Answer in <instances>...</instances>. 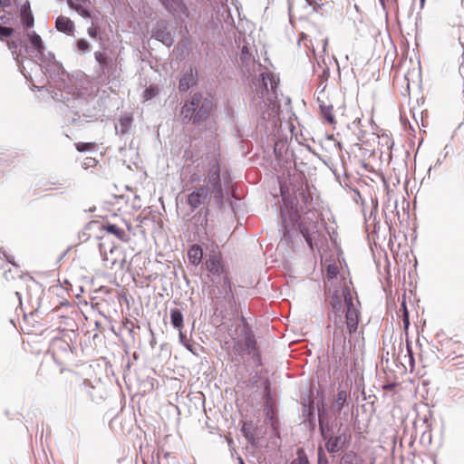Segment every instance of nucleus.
<instances>
[{
    "mask_svg": "<svg viewBox=\"0 0 464 464\" xmlns=\"http://www.w3.org/2000/svg\"><path fill=\"white\" fill-rule=\"evenodd\" d=\"M10 5L9 0H0V5L2 6H8Z\"/></svg>",
    "mask_w": 464,
    "mask_h": 464,
    "instance_id": "37",
    "label": "nucleus"
},
{
    "mask_svg": "<svg viewBox=\"0 0 464 464\" xmlns=\"http://www.w3.org/2000/svg\"><path fill=\"white\" fill-rule=\"evenodd\" d=\"M339 274V268L336 264H330L326 266V277L330 281L337 276Z\"/></svg>",
    "mask_w": 464,
    "mask_h": 464,
    "instance_id": "25",
    "label": "nucleus"
},
{
    "mask_svg": "<svg viewBox=\"0 0 464 464\" xmlns=\"http://www.w3.org/2000/svg\"><path fill=\"white\" fill-rule=\"evenodd\" d=\"M420 8H423L426 0H420Z\"/></svg>",
    "mask_w": 464,
    "mask_h": 464,
    "instance_id": "39",
    "label": "nucleus"
},
{
    "mask_svg": "<svg viewBox=\"0 0 464 464\" xmlns=\"http://www.w3.org/2000/svg\"><path fill=\"white\" fill-rule=\"evenodd\" d=\"M119 122H120V126H121V132L122 134L126 133L129 130V129L131 125V122H132L131 114L126 113L124 115H121L119 120Z\"/></svg>",
    "mask_w": 464,
    "mask_h": 464,
    "instance_id": "22",
    "label": "nucleus"
},
{
    "mask_svg": "<svg viewBox=\"0 0 464 464\" xmlns=\"http://www.w3.org/2000/svg\"><path fill=\"white\" fill-rule=\"evenodd\" d=\"M318 464H328V460L322 448H319L318 450Z\"/></svg>",
    "mask_w": 464,
    "mask_h": 464,
    "instance_id": "30",
    "label": "nucleus"
},
{
    "mask_svg": "<svg viewBox=\"0 0 464 464\" xmlns=\"http://www.w3.org/2000/svg\"><path fill=\"white\" fill-rule=\"evenodd\" d=\"M179 339H180V342L184 344V343H187L188 342L186 341V336L185 334L182 333V330L179 331Z\"/></svg>",
    "mask_w": 464,
    "mask_h": 464,
    "instance_id": "35",
    "label": "nucleus"
},
{
    "mask_svg": "<svg viewBox=\"0 0 464 464\" xmlns=\"http://www.w3.org/2000/svg\"><path fill=\"white\" fill-rule=\"evenodd\" d=\"M407 348H408V352H409V353H410V357H411V359L412 360V353H411V347H410V345H409V344L407 345Z\"/></svg>",
    "mask_w": 464,
    "mask_h": 464,
    "instance_id": "38",
    "label": "nucleus"
},
{
    "mask_svg": "<svg viewBox=\"0 0 464 464\" xmlns=\"http://www.w3.org/2000/svg\"><path fill=\"white\" fill-rule=\"evenodd\" d=\"M330 304L334 314V324L342 323V316L345 314V323L350 334L356 332L359 324V311L353 300L349 287H343L341 291L330 297Z\"/></svg>",
    "mask_w": 464,
    "mask_h": 464,
    "instance_id": "1",
    "label": "nucleus"
},
{
    "mask_svg": "<svg viewBox=\"0 0 464 464\" xmlns=\"http://www.w3.org/2000/svg\"><path fill=\"white\" fill-rule=\"evenodd\" d=\"M319 102H320V109H321V112H322V115L323 117L330 123V124H334L336 121H335V119H334V107L333 105L331 104H324L320 99H318Z\"/></svg>",
    "mask_w": 464,
    "mask_h": 464,
    "instance_id": "17",
    "label": "nucleus"
},
{
    "mask_svg": "<svg viewBox=\"0 0 464 464\" xmlns=\"http://www.w3.org/2000/svg\"><path fill=\"white\" fill-rule=\"evenodd\" d=\"M14 30L10 27L0 26V35L8 37L12 35Z\"/></svg>",
    "mask_w": 464,
    "mask_h": 464,
    "instance_id": "31",
    "label": "nucleus"
},
{
    "mask_svg": "<svg viewBox=\"0 0 464 464\" xmlns=\"http://www.w3.org/2000/svg\"><path fill=\"white\" fill-rule=\"evenodd\" d=\"M242 431L244 433L247 432V430H246V423L243 424Z\"/></svg>",
    "mask_w": 464,
    "mask_h": 464,
    "instance_id": "41",
    "label": "nucleus"
},
{
    "mask_svg": "<svg viewBox=\"0 0 464 464\" xmlns=\"http://www.w3.org/2000/svg\"><path fill=\"white\" fill-rule=\"evenodd\" d=\"M160 93V89L157 85H150L148 88H146L142 93V102H146L156 96H158Z\"/></svg>",
    "mask_w": 464,
    "mask_h": 464,
    "instance_id": "21",
    "label": "nucleus"
},
{
    "mask_svg": "<svg viewBox=\"0 0 464 464\" xmlns=\"http://www.w3.org/2000/svg\"><path fill=\"white\" fill-rule=\"evenodd\" d=\"M170 321L172 325L179 331L183 328V314L180 310L173 308L170 310Z\"/></svg>",
    "mask_w": 464,
    "mask_h": 464,
    "instance_id": "18",
    "label": "nucleus"
},
{
    "mask_svg": "<svg viewBox=\"0 0 464 464\" xmlns=\"http://www.w3.org/2000/svg\"><path fill=\"white\" fill-rule=\"evenodd\" d=\"M84 392H86V394H87L86 399H91L92 398L91 391H90V389H87V387L85 385V381L82 382V383L79 385V387L73 391L74 400L76 401H83L84 400V396H83Z\"/></svg>",
    "mask_w": 464,
    "mask_h": 464,
    "instance_id": "20",
    "label": "nucleus"
},
{
    "mask_svg": "<svg viewBox=\"0 0 464 464\" xmlns=\"http://www.w3.org/2000/svg\"><path fill=\"white\" fill-rule=\"evenodd\" d=\"M88 34L91 37L95 38L97 36V30L93 26L88 29Z\"/></svg>",
    "mask_w": 464,
    "mask_h": 464,
    "instance_id": "33",
    "label": "nucleus"
},
{
    "mask_svg": "<svg viewBox=\"0 0 464 464\" xmlns=\"http://www.w3.org/2000/svg\"><path fill=\"white\" fill-rule=\"evenodd\" d=\"M385 1H386V0H380L381 4H382V5H384Z\"/></svg>",
    "mask_w": 464,
    "mask_h": 464,
    "instance_id": "44",
    "label": "nucleus"
},
{
    "mask_svg": "<svg viewBox=\"0 0 464 464\" xmlns=\"http://www.w3.org/2000/svg\"><path fill=\"white\" fill-rule=\"evenodd\" d=\"M21 22L26 27H32L34 23V15L29 10V6L23 5L21 8Z\"/></svg>",
    "mask_w": 464,
    "mask_h": 464,
    "instance_id": "19",
    "label": "nucleus"
},
{
    "mask_svg": "<svg viewBox=\"0 0 464 464\" xmlns=\"http://www.w3.org/2000/svg\"><path fill=\"white\" fill-rule=\"evenodd\" d=\"M247 54H248V48L246 46H243L242 47V57H241V59H243V57L245 55H247Z\"/></svg>",
    "mask_w": 464,
    "mask_h": 464,
    "instance_id": "36",
    "label": "nucleus"
},
{
    "mask_svg": "<svg viewBox=\"0 0 464 464\" xmlns=\"http://www.w3.org/2000/svg\"><path fill=\"white\" fill-rule=\"evenodd\" d=\"M304 38H306V35H305L304 33H302V34H301V37H300V40H299V41H301V40H303V39H304Z\"/></svg>",
    "mask_w": 464,
    "mask_h": 464,
    "instance_id": "42",
    "label": "nucleus"
},
{
    "mask_svg": "<svg viewBox=\"0 0 464 464\" xmlns=\"http://www.w3.org/2000/svg\"><path fill=\"white\" fill-rule=\"evenodd\" d=\"M163 5L179 19L189 17V11L182 0H160Z\"/></svg>",
    "mask_w": 464,
    "mask_h": 464,
    "instance_id": "8",
    "label": "nucleus"
},
{
    "mask_svg": "<svg viewBox=\"0 0 464 464\" xmlns=\"http://www.w3.org/2000/svg\"><path fill=\"white\" fill-rule=\"evenodd\" d=\"M393 385H386L384 386V389H391Z\"/></svg>",
    "mask_w": 464,
    "mask_h": 464,
    "instance_id": "43",
    "label": "nucleus"
},
{
    "mask_svg": "<svg viewBox=\"0 0 464 464\" xmlns=\"http://www.w3.org/2000/svg\"><path fill=\"white\" fill-rule=\"evenodd\" d=\"M6 44L8 48L13 51V53H16L17 43L15 41H7Z\"/></svg>",
    "mask_w": 464,
    "mask_h": 464,
    "instance_id": "32",
    "label": "nucleus"
},
{
    "mask_svg": "<svg viewBox=\"0 0 464 464\" xmlns=\"http://www.w3.org/2000/svg\"><path fill=\"white\" fill-rule=\"evenodd\" d=\"M68 5L75 10L82 17H90L91 14L88 10L90 0H67Z\"/></svg>",
    "mask_w": 464,
    "mask_h": 464,
    "instance_id": "11",
    "label": "nucleus"
},
{
    "mask_svg": "<svg viewBox=\"0 0 464 464\" xmlns=\"http://www.w3.org/2000/svg\"><path fill=\"white\" fill-rule=\"evenodd\" d=\"M95 60L99 63L100 66L103 69L108 63V56L105 53L96 52L94 53Z\"/></svg>",
    "mask_w": 464,
    "mask_h": 464,
    "instance_id": "28",
    "label": "nucleus"
},
{
    "mask_svg": "<svg viewBox=\"0 0 464 464\" xmlns=\"http://www.w3.org/2000/svg\"><path fill=\"white\" fill-rule=\"evenodd\" d=\"M347 401V392L345 391H339L337 393V397L334 402V407H336V410L340 411L344 403Z\"/></svg>",
    "mask_w": 464,
    "mask_h": 464,
    "instance_id": "23",
    "label": "nucleus"
},
{
    "mask_svg": "<svg viewBox=\"0 0 464 464\" xmlns=\"http://www.w3.org/2000/svg\"><path fill=\"white\" fill-rule=\"evenodd\" d=\"M401 310L402 311L403 328L405 331H407L410 326V318H409V312L407 310L406 303L404 300L401 303Z\"/></svg>",
    "mask_w": 464,
    "mask_h": 464,
    "instance_id": "27",
    "label": "nucleus"
},
{
    "mask_svg": "<svg viewBox=\"0 0 464 464\" xmlns=\"http://www.w3.org/2000/svg\"><path fill=\"white\" fill-rule=\"evenodd\" d=\"M184 346L188 350L190 351L193 354H197L196 352L194 351V347L192 344L187 343H184Z\"/></svg>",
    "mask_w": 464,
    "mask_h": 464,
    "instance_id": "34",
    "label": "nucleus"
},
{
    "mask_svg": "<svg viewBox=\"0 0 464 464\" xmlns=\"http://www.w3.org/2000/svg\"><path fill=\"white\" fill-rule=\"evenodd\" d=\"M208 177V183L196 187L187 198L188 205L194 210L200 206L208 205L211 200V195L214 191L221 189L219 166H213Z\"/></svg>",
    "mask_w": 464,
    "mask_h": 464,
    "instance_id": "2",
    "label": "nucleus"
},
{
    "mask_svg": "<svg viewBox=\"0 0 464 464\" xmlns=\"http://www.w3.org/2000/svg\"><path fill=\"white\" fill-rule=\"evenodd\" d=\"M27 38L36 54L43 55L45 48L41 36L34 31H31L27 33Z\"/></svg>",
    "mask_w": 464,
    "mask_h": 464,
    "instance_id": "12",
    "label": "nucleus"
},
{
    "mask_svg": "<svg viewBox=\"0 0 464 464\" xmlns=\"http://www.w3.org/2000/svg\"><path fill=\"white\" fill-rule=\"evenodd\" d=\"M207 270L215 276H221L224 273V266L221 262V253L219 251L213 252L207 258L206 262Z\"/></svg>",
    "mask_w": 464,
    "mask_h": 464,
    "instance_id": "9",
    "label": "nucleus"
},
{
    "mask_svg": "<svg viewBox=\"0 0 464 464\" xmlns=\"http://www.w3.org/2000/svg\"><path fill=\"white\" fill-rule=\"evenodd\" d=\"M319 215L315 211H309L302 217L299 223V229L310 248L314 249L313 241L319 237Z\"/></svg>",
    "mask_w": 464,
    "mask_h": 464,
    "instance_id": "5",
    "label": "nucleus"
},
{
    "mask_svg": "<svg viewBox=\"0 0 464 464\" xmlns=\"http://www.w3.org/2000/svg\"><path fill=\"white\" fill-rule=\"evenodd\" d=\"M339 464H364V461L358 453L348 451L342 456Z\"/></svg>",
    "mask_w": 464,
    "mask_h": 464,
    "instance_id": "15",
    "label": "nucleus"
},
{
    "mask_svg": "<svg viewBox=\"0 0 464 464\" xmlns=\"http://www.w3.org/2000/svg\"><path fill=\"white\" fill-rule=\"evenodd\" d=\"M278 84L279 79L275 74L264 72L252 81V90L265 102L272 103L277 99Z\"/></svg>",
    "mask_w": 464,
    "mask_h": 464,
    "instance_id": "3",
    "label": "nucleus"
},
{
    "mask_svg": "<svg viewBox=\"0 0 464 464\" xmlns=\"http://www.w3.org/2000/svg\"><path fill=\"white\" fill-rule=\"evenodd\" d=\"M74 146L79 152H84L95 150L97 144L95 142H76Z\"/></svg>",
    "mask_w": 464,
    "mask_h": 464,
    "instance_id": "24",
    "label": "nucleus"
},
{
    "mask_svg": "<svg viewBox=\"0 0 464 464\" xmlns=\"http://www.w3.org/2000/svg\"><path fill=\"white\" fill-rule=\"evenodd\" d=\"M102 229L109 234L115 236L120 240H126V232L122 228L119 227L117 225H103Z\"/></svg>",
    "mask_w": 464,
    "mask_h": 464,
    "instance_id": "16",
    "label": "nucleus"
},
{
    "mask_svg": "<svg viewBox=\"0 0 464 464\" xmlns=\"http://www.w3.org/2000/svg\"><path fill=\"white\" fill-rule=\"evenodd\" d=\"M201 100V94L195 93L191 96L189 101L184 103L180 111L184 123L189 122L191 120H193L194 122H198L208 116L211 110L210 102L203 103L196 112L200 105Z\"/></svg>",
    "mask_w": 464,
    "mask_h": 464,
    "instance_id": "4",
    "label": "nucleus"
},
{
    "mask_svg": "<svg viewBox=\"0 0 464 464\" xmlns=\"http://www.w3.org/2000/svg\"><path fill=\"white\" fill-rule=\"evenodd\" d=\"M55 27L59 32L72 35L74 33L75 26L73 22L66 16H58L55 22Z\"/></svg>",
    "mask_w": 464,
    "mask_h": 464,
    "instance_id": "10",
    "label": "nucleus"
},
{
    "mask_svg": "<svg viewBox=\"0 0 464 464\" xmlns=\"http://www.w3.org/2000/svg\"><path fill=\"white\" fill-rule=\"evenodd\" d=\"M234 349L240 355L255 354L256 352V341L246 326L243 328V338L235 343Z\"/></svg>",
    "mask_w": 464,
    "mask_h": 464,
    "instance_id": "6",
    "label": "nucleus"
},
{
    "mask_svg": "<svg viewBox=\"0 0 464 464\" xmlns=\"http://www.w3.org/2000/svg\"><path fill=\"white\" fill-rule=\"evenodd\" d=\"M89 43L84 39H80L77 41V48L79 51L84 53L89 50Z\"/></svg>",
    "mask_w": 464,
    "mask_h": 464,
    "instance_id": "29",
    "label": "nucleus"
},
{
    "mask_svg": "<svg viewBox=\"0 0 464 464\" xmlns=\"http://www.w3.org/2000/svg\"><path fill=\"white\" fill-rule=\"evenodd\" d=\"M296 456V459H295L290 464H309L305 452L303 449H298Z\"/></svg>",
    "mask_w": 464,
    "mask_h": 464,
    "instance_id": "26",
    "label": "nucleus"
},
{
    "mask_svg": "<svg viewBox=\"0 0 464 464\" xmlns=\"http://www.w3.org/2000/svg\"><path fill=\"white\" fill-rule=\"evenodd\" d=\"M188 257L193 266H198L203 258V250L199 245H192L188 251Z\"/></svg>",
    "mask_w": 464,
    "mask_h": 464,
    "instance_id": "13",
    "label": "nucleus"
},
{
    "mask_svg": "<svg viewBox=\"0 0 464 464\" xmlns=\"http://www.w3.org/2000/svg\"><path fill=\"white\" fill-rule=\"evenodd\" d=\"M195 83H196L195 76L193 74L192 69H190L189 72H186L179 79V92H187Z\"/></svg>",
    "mask_w": 464,
    "mask_h": 464,
    "instance_id": "14",
    "label": "nucleus"
},
{
    "mask_svg": "<svg viewBox=\"0 0 464 464\" xmlns=\"http://www.w3.org/2000/svg\"><path fill=\"white\" fill-rule=\"evenodd\" d=\"M319 426L322 436L324 440H326L325 449L327 451L330 453H336L340 451L345 445L346 435L343 433L337 436H329L328 432L324 430V422L321 419L319 420Z\"/></svg>",
    "mask_w": 464,
    "mask_h": 464,
    "instance_id": "7",
    "label": "nucleus"
},
{
    "mask_svg": "<svg viewBox=\"0 0 464 464\" xmlns=\"http://www.w3.org/2000/svg\"><path fill=\"white\" fill-rule=\"evenodd\" d=\"M242 431L244 433L247 432V430H246V423L243 424Z\"/></svg>",
    "mask_w": 464,
    "mask_h": 464,
    "instance_id": "40",
    "label": "nucleus"
}]
</instances>
